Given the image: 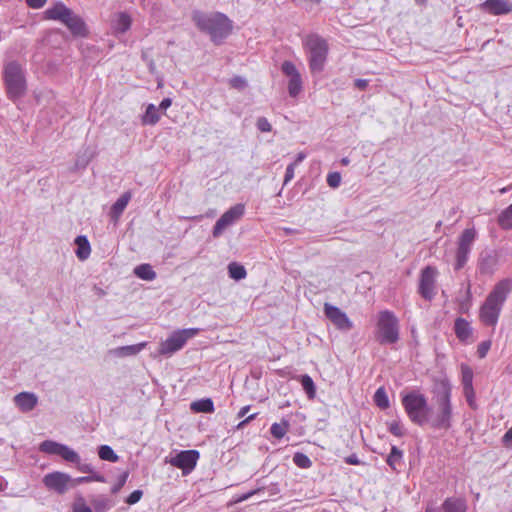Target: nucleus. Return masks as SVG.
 <instances>
[{"label":"nucleus","mask_w":512,"mask_h":512,"mask_svg":"<svg viewBox=\"0 0 512 512\" xmlns=\"http://www.w3.org/2000/svg\"><path fill=\"white\" fill-rule=\"evenodd\" d=\"M511 291L512 279L510 278H504L493 286L479 310V318L484 325L496 326Z\"/></svg>","instance_id":"obj_1"},{"label":"nucleus","mask_w":512,"mask_h":512,"mask_svg":"<svg viewBox=\"0 0 512 512\" xmlns=\"http://www.w3.org/2000/svg\"><path fill=\"white\" fill-rule=\"evenodd\" d=\"M134 274L143 280L152 281L156 278V273L149 264L138 265L134 269Z\"/></svg>","instance_id":"obj_31"},{"label":"nucleus","mask_w":512,"mask_h":512,"mask_svg":"<svg viewBox=\"0 0 512 512\" xmlns=\"http://www.w3.org/2000/svg\"><path fill=\"white\" fill-rule=\"evenodd\" d=\"M463 393H464V396H465L466 401L468 402L469 406L473 409L476 408L475 392H474L473 386L463 388Z\"/></svg>","instance_id":"obj_43"},{"label":"nucleus","mask_w":512,"mask_h":512,"mask_svg":"<svg viewBox=\"0 0 512 512\" xmlns=\"http://www.w3.org/2000/svg\"><path fill=\"white\" fill-rule=\"evenodd\" d=\"M511 188H512V184H511L510 186H508V187H503V188H501V189L499 190V192H500L501 194H504V193L508 192Z\"/></svg>","instance_id":"obj_63"},{"label":"nucleus","mask_w":512,"mask_h":512,"mask_svg":"<svg viewBox=\"0 0 512 512\" xmlns=\"http://www.w3.org/2000/svg\"><path fill=\"white\" fill-rule=\"evenodd\" d=\"M443 512H466V503L460 498H447L442 504Z\"/></svg>","instance_id":"obj_26"},{"label":"nucleus","mask_w":512,"mask_h":512,"mask_svg":"<svg viewBox=\"0 0 512 512\" xmlns=\"http://www.w3.org/2000/svg\"><path fill=\"white\" fill-rule=\"evenodd\" d=\"M376 339L380 344H394L399 340V322L393 312L378 314Z\"/></svg>","instance_id":"obj_6"},{"label":"nucleus","mask_w":512,"mask_h":512,"mask_svg":"<svg viewBox=\"0 0 512 512\" xmlns=\"http://www.w3.org/2000/svg\"><path fill=\"white\" fill-rule=\"evenodd\" d=\"M72 477L64 472L55 471L48 473L43 478V483L49 490L58 494H64L71 488Z\"/></svg>","instance_id":"obj_13"},{"label":"nucleus","mask_w":512,"mask_h":512,"mask_svg":"<svg viewBox=\"0 0 512 512\" xmlns=\"http://www.w3.org/2000/svg\"><path fill=\"white\" fill-rule=\"evenodd\" d=\"M433 401V406L429 405L428 408L426 425L433 429L448 430L453 415L451 386L448 381L441 382Z\"/></svg>","instance_id":"obj_2"},{"label":"nucleus","mask_w":512,"mask_h":512,"mask_svg":"<svg viewBox=\"0 0 512 512\" xmlns=\"http://www.w3.org/2000/svg\"><path fill=\"white\" fill-rule=\"evenodd\" d=\"M427 0H415V3L420 6H424L426 4Z\"/></svg>","instance_id":"obj_64"},{"label":"nucleus","mask_w":512,"mask_h":512,"mask_svg":"<svg viewBox=\"0 0 512 512\" xmlns=\"http://www.w3.org/2000/svg\"><path fill=\"white\" fill-rule=\"evenodd\" d=\"M306 158V154L304 152L298 153L295 161L292 164H295V167L301 163Z\"/></svg>","instance_id":"obj_59"},{"label":"nucleus","mask_w":512,"mask_h":512,"mask_svg":"<svg viewBox=\"0 0 512 512\" xmlns=\"http://www.w3.org/2000/svg\"><path fill=\"white\" fill-rule=\"evenodd\" d=\"M14 403L22 412L26 413L36 407L38 397L32 392H21L15 395Z\"/></svg>","instance_id":"obj_19"},{"label":"nucleus","mask_w":512,"mask_h":512,"mask_svg":"<svg viewBox=\"0 0 512 512\" xmlns=\"http://www.w3.org/2000/svg\"><path fill=\"white\" fill-rule=\"evenodd\" d=\"M131 26V17L126 13H118L114 21L116 32L125 33Z\"/></svg>","instance_id":"obj_30"},{"label":"nucleus","mask_w":512,"mask_h":512,"mask_svg":"<svg viewBox=\"0 0 512 512\" xmlns=\"http://www.w3.org/2000/svg\"><path fill=\"white\" fill-rule=\"evenodd\" d=\"M293 462L299 468L307 469L312 466V461L310 460V458L306 454L301 452H297L294 454Z\"/></svg>","instance_id":"obj_40"},{"label":"nucleus","mask_w":512,"mask_h":512,"mask_svg":"<svg viewBox=\"0 0 512 512\" xmlns=\"http://www.w3.org/2000/svg\"><path fill=\"white\" fill-rule=\"evenodd\" d=\"M255 416H256V414H252V415H250L249 417H247L245 420H243L242 422H240V423L238 424V428L243 427V426H244L246 423H248L250 420L254 419V418H255Z\"/></svg>","instance_id":"obj_61"},{"label":"nucleus","mask_w":512,"mask_h":512,"mask_svg":"<svg viewBox=\"0 0 512 512\" xmlns=\"http://www.w3.org/2000/svg\"><path fill=\"white\" fill-rule=\"evenodd\" d=\"M143 493L141 490H134L126 499V503L129 505L136 504L140 501Z\"/></svg>","instance_id":"obj_46"},{"label":"nucleus","mask_w":512,"mask_h":512,"mask_svg":"<svg viewBox=\"0 0 512 512\" xmlns=\"http://www.w3.org/2000/svg\"><path fill=\"white\" fill-rule=\"evenodd\" d=\"M192 19L196 26L203 32L210 35L211 40L219 44L232 32V21L222 13L205 14L195 11Z\"/></svg>","instance_id":"obj_3"},{"label":"nucleus","mask_w":512,"mask_h":512,"mask_svg":"<svg viewBox=\"0 0 512 512\" xmlns=\"http://www.w3.org/2000/svg\"><path fill=\"white\" fill-rule=\"evenodd\" d=\"M324 314L332 322V324L340 331L347 332L353 328V323L349 319L347 314L337 306H334L330 303H325Z\"/></svg>","instance_id":"obj_14"},{"label":"nucleus","mask_w":512,"mask_h":512,"mask_svg":"<svg viewBox=\"0 0 512 512\" xmlns=\"http://www.w3.org/2000/svg\"><path fill=\"white\" fill-rule=\"evenodd\" d=\"M98 454H99V457L102 459V460H106V461H110V462H117L119 457L118 455L114 452V450L108 446V445H102L99 447V451H98Z\"/></svg>","instance_id":"obj_37"},{"label":"nucleus","mask_w":512,"mask_h":512,"mask_svg":"<svg viewBox=\"0 0 512 512\" xmlns=\"http://www.w3.org/2000/svg\"><path fill=\"white\" fill-rule=\"evenodd\" d=\"M402 405L410 421L419 426H425L429 404L427 398L416 391L402 397Z\"/></svg>","instance_id":"obj_5"},{"label":"nucleus","mask_w":512,"mask_h":512,"mask_svg":"<svg viewBox=\"0 0 512 512\" xmlns=\"http://www.w3.org/2000/svg\"><path fill=\"white\" fill-rule=\"evenodd\" d=\"M344 461L349 465H360L362 463L356 454L345 457Z\"/></svg>","instance_id":"obj_49"},{"label":"nucleus","mask_w":512,"mask_h":512,"mask_svg":"<svg viewBox=\"0 0 512 512\" xmlns=\"http://www.w3.org/2000/svg\"><path fill=\"white\" fill-rule=\"evenodd\" d=\"M387 464L396 471L403 462V452L396 446H392L390 454L386 459Z\"/></svg>","instance_id":"obj_29"},{"label":"nucleus","mask_w":512,"mask_h":512,"mask_svg":"<svg viewBox=\"0 0 512 512\" xmlns=\"http://www.w3.org/2000/svg\"><path fill=\"white\" fill-rule=\"evenodd\" d=\"M374 402L381 409H386L389 407V399L383 387H380L376 390L374 394Z\"/></svg>","instance_id":"obj_36"},{"label":"nucleus","mask_w":512,"mask_h":512,"mask_svg":"<svg viewBox=\"0 0 512 512\" xmlns=\"http://www.w3.org/2000/svg\"><path fill=\"white\" fill-rule=\"evenodd\" d=\"M256 126L261 132H270L272 130L270 122L265 117H259Z\"/></svg>","instance_id":"obj_45"},{"label":"nucleus","mask_w":512,"mask_h":512,"mask_svg":"<svg viewBox=\"0 0 512 512\" xmlns=\"http://www.w3.org/2000/svg\"><path fill=\"white\" fill-rule=\"evenodd\" d=\"M480 8L492 15H506L512 12V2L507 0H486Z\"/></svg>","instance_id":"obj_18"},{"label":"nucleus","mask_w":512,"mask_h":512,"mask_svg":"<svg viewBox=\"0 0 512 512\" xmlns=\"http://www.w3.org/2000/svg\"><path fill=\"white\" fill-rule=\"evenodd\" d=\"M498 255L494 252H482L478 258L477 269L482 275H493L498 268Z\"/></svg>","instance_id":"obj_17"},{"label":"nucleus","mask_w":512,"mask_h":512,"mask_svg":"<svg viewBox=\"0 0 512 512\" xmlns=\"http://www.w3.org/2000/svg\"><path fill=\"white\" fill-rule=\"evenodd\" d=\"M90 159H91L90 155H88L86 157H78V159L76 160V166L80 167V168H84L89 163Z\"/></svg>","instance_id":"obj_53"},{"label":"nucleus","mask_w":512,"mask_h":512,"mask_svg":"<svg viewBox=\"0 0 512 512\" xmlns=\"http://www.w3.org/2000/svg\"><path fill=\"white\" fill-rule=\"evenodd\" d=\"M73 512H92V510L85 504H76L73 507Z\"/></svg>","instance_id":"obj_55"},{"label":"nucleus","mask_w":512,"mask_h":512,"mask_svg":"<svg viewBox=\"0 0 512 512\" xmlns=\"http://www.w3.org/2000/svg\"><path fill=\"white\" fill-rule=\"evenodd\" d=\"M355 86L360 89L364 90L368 85V80L366 79H356L354 82Z\"/></svg>","instance_id":"obj_57"},{"label":"nucleus","mask_w":512,"mask_h":512,"mask_svg":"<svg viewBox=\"0 0 512 512\" xmlns=\"http://www.w3.org/2000/svg\"><path fill=\"white\" fill-rule=\"evenodd\" d=\"M191 409L194 412L212 413L214 411V404L210 398L194 401L191 404Z\"/></svg>","instance_id":"obj_32"},{"label":"nucleus","mask_w":512,"mask_h":512,"mask_svg":"<svg viewBox=\"0 0 512 512\" xmlns=\"http://www.w3.org/2000/svg\"><path fill=\"white\" fill-rule=\"evenodd\" d=\"M70 12L71 9L66 7L63 3H57L45 11V16L47 19L59 20L63 23L66 17H69Z\"/></svg>","instance_id":"obj_21"},{"label":"nucleus","mask_w":512,"mask_h":512,"mask_svg":"<svg viewBox=\"0 0 512 512\" xmlns=\"http://www.w3.org/2000/svg\"><path fill=\"white\" fill-rule=\"evenodd\" d=\"M3 80L8 99L16 103L27 93V81L24 68L16 61L4 65Z\"/></svg>","instance_id":"obj_4"},{"label":"nucleus","mask_w":512,"mask_h":512,"mask_svg":"<svg viewBox=\"0 0 512 512\" xmlns=\"http://www.w3.org/2000/svg\"><path fill=\"white\" fill-rule=\"evenodd\" d=\"M388 430L390 433L397 437H402L404 435L401 423L396 420L388 423Z\"/></svg>","instance_id":"obj_41"},{"label":"nucleus","mask_w":512,"mask_h":512,"mask_svg":"<svg viewBox=\"0 0 512 512\" xmlns=\"http://www.w3.org/2000/svg\"><path fill=\"white\" fill-rule=\"evenodd\" d=\"M26 2L29 7L39 9L45 5L46 0H26Z\"/></svg>","instance_id":"obj_50"},{"label":"nucleus","mask_w":512,"mask_h":512,"mask_svg":"<svg viewBox=\"0 0 512 512\" xmlns=\"http://www.w3.org/2000/svg\"><path fill=\"white\" fill-rule=\"evenodd\" d=\"M296 3H319L321 0H293Z\"/></svg>","instance_id":"obj_62"},{"label":"nucleus","mask_w":512,"mask_h":512,"mask_svg":"<svg viewBox=\"0 0 512 512\" xmlns=\"http://www.w3.org/2000/svg\"><path fill=\"white\" fill-rule=\"evenodd\" d=\"M73 34L75 35H83L85 32V25L84 22L81 20L80 17L75 15L72 11L70 12L69 17H66V19L63 22Z\"/></svg>","instance_id":"obj_23"},{"label":"nucleus","mask_w":512,"mask_h":512,"mask_svg":"<svg viewBox=\"0 0 512 512\" xmlns=\"http://www.w3.org/2000/svg\"><path fill=\"white\" fill-rule=\"evenodd\" d=\"M454 331L461 341L467 340L472 334V328L469 322L463 318H457L455 320Z\"/></svg>","instance_id":"obj_24"},{"label":"nucleus","mask_w":512,"mask_h":512,"mask_svg":"<svg viewBox=\"0 0 512 512\" xmlns=\"http://www.w3.org/2000/svg\"><path fill=\"white\" fill-rule=\"evenodd\" d=\"M126 479H127V474L125 473V474L121 477L120 481H119V482H117V485H116V486H114V487L112 488V492H113V493L118 492V491L120 490V488H121V487L124 485V483L126 482Z\"/></svg>","instance_id":"obj_56"},{"label":"nucleus","mask_w":512,"mask_h":512,"mask_svg":"<svg viewBox=\"0 0 512 512\" xmlns=\"http://www.w3.org/2000/svg\"><path fill=\"white\" fill-rule=\"evenodd\" d=\"M245 211L243 204H236L228 209L215 223L212 234L214 237H219L223 231L230 225L239 220Z\"/></svg>","instance_id":"obj_12"},{"label":"nucleus","mask_w":512,"mask_h":512,"mask_svg":"<svg viewBox=\"0 0 512 512\" xmlns=\"http://www.w3.org/2000/svg\"><path fill=\"white\" fill-rule=\"evenodd\" d=\"M462 385L465 387L473 386V371L467 364L461 365Z\"/></svg>","instance_id":"obj_39"},{"label":"nucleus","mask_w":512,"mask_h":512,"mask_svg":"<svg viewBox=\"0 0 512 512\" xmlns=\"http://www.w3.org/2000/svg\"><path fill=\"white\" fill-rule=\"evenodd\" d=\"M228 273H229V276L235 280H242L247 275L244 266H242L238 263H235V262L230 263L228 265Z\"/></svg>","instance_id":"obj_35"},{"label":"nucleus","mask_w":512,"mask_h":512,"mask_svg":"<svg viewBox=\"0 0 512 512\" xmlns=\"http://www.w3.org/2000/svg\"><path fill=\"white\" fill-rule=\"evenodd\" d=\"M91 481L104 482L105 478L102 475L97 474V473H94L92 476H82V477H78V478H72L71 488H74L79 484L88 483Z\"/></svg>","instance_id":"obj_38"},{"label":"nucleus","mask_w":512,"mask_h":512,"mask_svg":"<svg viewBox=\"0 0 512 512\" xmlns=\"http://www.w3.org/2000/svg\"><path fill=\"white\" fill-rule=\"evenodd\" d=\"M249 409H250V406H244V407H242V408L240 409V411L238 412V417H239V418L244 417V416L247 414V412L249 411Z\"/></svg>","instance_id":"obj_60"},{"label":"nucleus","mask_w":512,"mask_h":512,"mask_svg":"<svg viewBox=\"0 0 512 512\" xmlns=\"http://www.w3.org/2000/svg\"><path fill=\"white\" fill-rule=\"evenodd\" d=\"M159 119L160 115L158 113V108L154 104H149L141 121L143 125H155Z\"/></svg>","instance_id":"obj_27"},{"label":"nucleus","mask_w":512,"mask_h":512,"mask_svg":"<svg viewBox=\"0 0 512 512\" xmlns=\"http://www.w3.org/2000/svg\"><path fill=\"white\" fill-rule=\"evenodd\" d=\"M260 491H262V488H258V489H256V490H252V491H250V492H248V493L243 494L242 496H240V497L238 498V500H237V501H238V502L246 501V500H248L250 497H252L253 495H255V494L259 493Z\"/></svg>","instance_id":"obj_52"},{"label":"nucleus","mask_w":512,"mask_h":512,"mask_svg":"<svg viewBox=\"0 0 512 512\" xmlns=\"http://www.w3.org/2000/svg\"><path fill=\"white\" fill-rule=\"evenodd\" d=\"M75 244L77 245V249L75 251L76 256L80 260H86L91 253V247L86 236H77L75 239Z\"/></svg>","instance_id":"obj_25"},{"label":"nucleus","mask_w":512,"mask_h":512,"mask_svg":"<svg viewBox=\"0 0 512 512\" xmlns=\"http://www.w3.org/2000/svg\"><path fill=\"white\" fill-rule=\"evenodd\" d=\"M77 466V469L82 473H93V468L89 464H82L81 460L78 464H75Z\"/></svg>","instance_id":"obj_51"},{"label":"nucleus","mask_w":512,"mask_h":512,"mask_svg":"<svg viewBox=\"0 0 512 512\" xmlns=\"http://www.w3.org/2000/svg\"><path fill=\"white\" fill-rule=\"evenodd\" d=\"M289 429V422L282 420L280 423H273L270 432L276 439H281L285 436Z\"/></svg>","instance_id":"obj_34"},{"label":"nucleus","mask_w":512,"mask_h":512,"mask_svg":"<svg viewBox=\"0 0 512 512\" xmlns=\"http://www.w3.org/2000/svg\"><path fill=\"white\" fill-rule=\"evenodd\" d=\"M476 236L475 228H467L460 235L455 254L454 269L456 271L461 270L468 262Z\"/></svg>","instance_id":"obj_9"},{"label":"nucleus","mask_w":512,"mask_h":512,"mask_svg":"<svg viewBox=\"0 0 512 512\" xmlns=\"http://www.w3.org/2000/svg\"><path fill=\"white\" fill-rule=\"evenodd\" d=\"M490 348V342H482L478 347V354L480 358L486 356L488 350Z\"/></svg>","instance_id":"obj_48"},{"label":"nucleus","mask_w":512,"mask_h":512,"mask_svg":"<svg viewBox=\"0 0 512 512\" xmlns=\"http://www.w3.org/2000/svg\"><path fill=\"white\" fill-rule=\"evenodd\" d=\"M147 345V342H141L135 345H127L115 348L111 351V353L117 357H128L138 354L142 351Z\"/></svg>","instance_id":"obj_22"},{"label":"nucleus","mask_w":512,"mask_h":512,"mask_svg":"<svg viewBox=\"0 0 512 512\" xmlns=\"http://www.w3.org/2000/svg\"><path fill=\"white\" fill-rule=\"evenodd\" d=\"M132 198V194L130 191L123 193L117 201L112 205L110 209V217L113 221H117L122 215L123 211L127 207L129 201Z\"/></svg>","instance_id":"obj_20"},{"label":"nucleus","mask_w":512,"mask_h":512,"mask_svg":"<svg viewBox=\"0 0 512 512\" xmlns=\"http://www.w3.org/2000/svg\"><path fill=\"white\" fill-rule=\"evenodd\" d=\"M503 442L507 446H512V427L504 434Z\"/></svg>","instance_id":"obj_54"},{"label":"nucleus","mask_w":512,"mask_h":512,"mask_svg":"<svg viewBox=\"0 0 512 512\" xmlns=\"http://www.w3.org/2000/svg\"><path fill=\"white\" fill-rule=\"evenodd\" d=\"M341 174L339 172H332L327 175V184L331 188L339 187L341 183Z\"/></svg>","instance_id":"obj_42"},{"label":"nucleus","mask_w":512,"mask_h":512,"mask_svg":"<svg viewBox=\"0 0 512 512\" xmlns=\"http://www.w3.org/2000/svg\"><path fill=\"white\" fill-rule=\"evenodd\" d=\"M282 72L289 77L288 93L291 97H297L302 91L301 75L296 66L290 61H284L282 64Z\"/></svg>","instance_id":"obj_16"},{"label":"nucleus","mask_w":512,"mask_h":512,"mask_svg":"<svg viewBox=\"0 0 512 512\" xmlns=\"http://www.w3.org/2000/svg\"><path fill=\"white\" fill-rule=\"evenodd\" d=\"M200 332L199 328H187L174 331L170 337L160 343L159 354L171 356L181 350L186 342Z\"/></svg>","instance_id":"obj_8"},{"label":"nucleus","mask_w":512,"mask_h":512,"mask_svg":"<svg viewBox=\"0 0 512 512\" xmlns=\"http://www.w3.org/2000/svg\"><path fill=\"white\" fill-rule=\"evenodd\" d=\"M497 223L504 230L512 229V203L500 212Z\"/></svg>","instance_id":"obj_28"},{"label":"nucleus","mask_w":512,"mask_h":512,"mask_svg":"<svg viewBox=\"0 0 512 512\" xmlns=\"http://www.w3.org/2000/svg\"><path fill=\"white\" fill-rule=\"evenodd\" d=\"M299 380H300L303 390L307 394V397L309 399H314L316 396V387H315L313 379L309 375L305 374V375H301L299 377Z\"/></svg>","instance_id":"obj_33"},{"label":"nucleus","mask_w":512,"mask_h":512,"mask_svg":"<svg viewBox=\"0 0 512 512\" xmlns=\"http://www.w3.org/2000/svg\"><path fill=\"white\" fill-rule=\"evenodd\" d=\"M305 47L309 54V67L311 72H322L328 55V44L326 40L318 35H309L305 40Z\"/></svg>","instance_id":"obj_7"},{"label":"nucleus","mask_w":512,"mask_h":512,"mask_svg":"<svg viewBox=\"0 0 512 512\" xmlns=\"http://www.w3.org/2000/svg\"><path fill=\"white\" fill-rule=\"evenodd\" d=\"M295 164H289L286 168L284 185H287L294 178Z\"/></svg>","instance_id":"obj_47"},{"label":"nucleus","mask_w":512,"mask_h":512,"mask_svg":"<svg viewBox=\"0 0 512 512\" xmlns=\"http://www.w3.org/2000/svg\"><path fill=\"white\" fill-rule=\"evenodd\" d=\"M171 104H172V101H171V99H170V98H164V99L161 101V103H160V105H159L158 110H159V109H161V110H166L167 108H169V107L171 106Z\"/></svg>","instance_id":"obj_58"},{"label":"nucleus","mask_w":512,"mask_h":512,"mask_svg":"<svg viewBox=\"0 0 512 512\" xmlns=\"http://www.w3.org/2000/svg\"><path fill=\"white\" fill-rule=\"evenodd\" d=\"M437 276L436 267L426 266L421 270L418 292L425 300L431 301L435 297Z\"/></svg>","instance_id":"obj_10"},{"label":"nucleus","mask_w":512,"mask_h":512,"mask_svg":"<svg viewBox=\"0 0 512 512\" xmlns=\"http://www.w3.org/2000/svg\"><path fill=\"white\" fill-rule=\"evenodd\" d=\"M39 450L48 455H59L65 461L78 464L80 456L76 451L68 447L67 445L52 441L45 440L39 445Z\"/></svg>","instance_id":"obj_11"},{"label":"nucleus","mask_w":512,"mask_h":512,"mask_svg":"<svg viewBox=\"0 0 512 512\" xmlns=\"http://www.w3.org/2000/svg\"><path fill=\"white\" fill-rule=\"evenodd\" d=\"M199 459V452L197 450H184L171 457L169 463L179 468L186 475L190 473L196 466Z\"/></svg>","instance_id":"obj_15"},{"label":"nucleus","mask_w":512,"mask_h":512,"mask_svg":"<svg viewBox=\"0 0 512 512\" xmlns=\"http://www.w3.org/2000/svg\"><path fill=\"white\" fill-rule=\"evenodd\" d=\"M230 86L237 90H244L247 86L246 80L241 76H235L229 81Z\"/></svg>","instance_id":"obj_44"}]
</instances>
